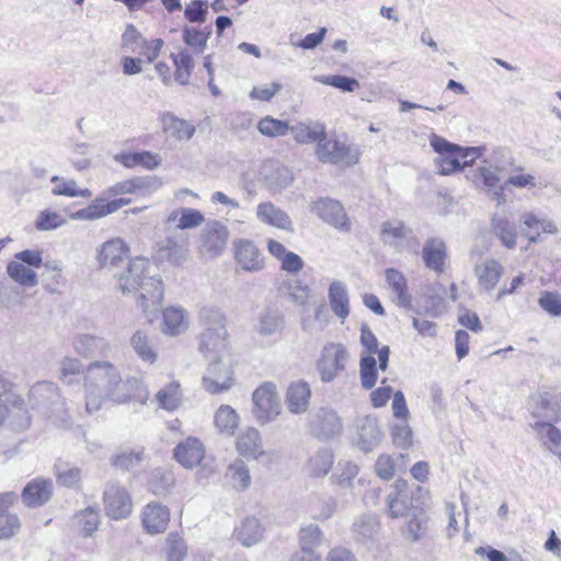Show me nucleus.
<instances>
[{
  "instance_id": "obj_1",
  "label": "nucleus",
  "mask_w": 561,
  "mask_h": 561,
  "mask_svg": "<svg viewBox=\"0 0 561 561\" xmlns=\"http://www.w3.org/2000/svg\"><path fill=\"white\" fill-rule=\"evenodd\" d=\"M84 382L100 387L105 397L116 404H125L133 400L146 405L150 398L148 388L140 379L127 377L123 380L118 368L107 360L91 363L87 367Z\"/></svg>"
},
{
  "instance_id": "obj_2",
  "label": "nucleus",
  "mask_w": 561,
  "mask_h": 561,
  "mask_svg": "<svg viewBox=\"0 0 561 561\" xmlns=\"http://www.w3.org/2000/svg\"><path fill=\"white\" fill-rule=\"evenodd\" d=\"M148 266L149 261L144 257L129 261L127 267L129 276H121L119 289L124 294L138 290L137 305L142 309L146 319L152 322L161 310L164 289L160 278L145 275Z\"/></svg>"
},
{
  "instance_id": "obj_3",
  "label": "nucleus",
  "mask_w": 561,
  "mask_h": 561,
  "mask_svg": "<svg viewBox=\"0 0 561 561\" xmlns=\"http://www.w3.org/2000/svg\"><path fill=\"white\" fill-rule=\"evenodd\" d=\"M430 144L434 151L438 153L435 163L443 175H449L465 168L469 161L467 160L468 156L478 158L481 153L479 147L462 148L436 134L431 136Z\"/></svg>"
},
{
  "instance_id": "obj_4",
  "label": "nucleus",
  "mask_w": 561,
  "mask_h": 561,
  "mask_svg": "<svg viewBox=\"0 0 561 561\" xmlns=\"http://www.w3.org/2000/svg\"><path fill=\"white\" fill-rule=\"evenodd\" d=\"M30 401L37 409L42 410L54 423L67 426L70 415L66 409V402L60 396L58 388L51 381L35 383L30 390Z\"/></svg>"
},
{
  "instance_id": "obj_5",
  "label": "nucleus",
  "mask_w": 561,
  "mask_h": 561,
  "mask_svg": "<svg viewBox=\"0 0 561 561\" xmlns=\"http://www.w3.org/2000/svg\"><path fill=\"white\" fill-rule=\"evenodd\" d=\"M230 231L220 220H208L198 238V253L206 259H215L224 253L228 245Z\"/></svg>"
},
{
  "instance_id": "obj_6",
  "label": "nucleus",
  "mask_w": 561,
  "mask_h": 561,
  "mask_svg": "<svg viewBox=\"0 0 561 561\" xmlns=\"http://www.w3.org/2000/svg\"><path fill=\"white\" fill-rule=\"evenodd\" d=\"M128 251L127 244L119 238L104 242L98 251L96 257L100 266L111 272L119 284L121 276H129L127 273L129 262L126 264Z\"/></svg>"
},
{
  "instance_id": "obj_7",
  "label": "nucleus",
  "mask_w": 561,
  "mask_h": 561,
  "mask_svg": "<svg viewBox=\"0 0 561 561\" xmlns=\"http://www.w3.org/2000/svg\"><path fill=\"white\" fill-rule=\"evenodd\" d=\"M209 364L203 377V386L209 393H220L233 385V369L229 355L208 359Z\"/></svg>"
},
{
  "instance_id": "obj_8",
  "label": "nucleus",
  "mask_w": 561,
  "mask_h": 561,
  "mask_svg": "<svg viewBox=\"0 0 561 561\" xmlns=\"http://www.w3.org/2000/svg\"><path fill=\"white\" fill-rule=\"evenodd\" d=\"M253 414L259 423L266 424L275 420L282 411V404L275 383L265 381L252 394Z\"/></svg>"
},
{
  "instance_id": "obj_9",
  "label": "nucleus",
  "mask_w": 561,
  "mask_h": 561,
  "mask_svg": "<svg viewBox=\"0 0 561 561\" xmlns=\"http://www.w3.org/2000/svg\"><path fill=\"white\" fill-rule=\"evenodd\" d=\"M316 156L322 163L351 167L358 162L359 153L352 146L337 139L328 138L327 135L319 141Z\"/></svg>"
},
{
  "instance_id": "obj_10",
  "label": "nucleus",
  "mask_w": 561,
  "mask_h": 561,
  "mask_svg": "<svg viewBox=\"0 0 561 561\" xmlns=\"http://www.w3.org/2000/svg\"><path fill=\"white\" fill-rule=\"evenodd\" d=\"M427 491L417 485L413 491L396 490L388 494L387 504L389 516L392 518L402 517L409 512L423 511L426 504Z\"/></svg>"
},
{
  "instance_id": "obj_11",
  "label": "nucleus",
  "mask_w": 561,
  "mask_h": 561,
  "mask_svg": "<svg viewBox=\"0 0 561 561\" xmlns=\"http://www.w3.org/2000/svg\"><path fill=\"white\" fill-rule=\"evenodd\" d=\"M103 503L106 515L113 519L126 518L133 511V501L128 491L117 481L106 483Z\"/></svg>"
},
{
  "instance_id": "obj_12",
  "label": "nucleus",
  "mask_w": 561,
  "mask_h": 561,
  "mask_svg": "<svg viewBox=\"0 0 561 561\" xmlns=\"http://www.w3.org/2000/svg\"><path fill=\"white\" fill-rule=\"evenodd\" d=\"M347 359V352L340 343H328L317 362V369L321 380L324 382L332 381L344 369Z\"/></svg>"
},
{
  "instance_id": "obj_13",
  "label": "nucleus",
  "mask_w": 561,
  "mask_h": 561,
  "mask_svg": "<svg viewBox=\"0 0 561 561\" xmlns=\"http://www.w3.org/2000/svg\"><path fill=\"white\" fill-rule=\"evenodd\" d=\"M381 241L397 251L414 250L417 245L413 230L400 220L385 221L380 228Z\"/></svg>"
},
{
  "instance_id": "obj_14",
  "label": "nucleus",
  "mask_w": 561,
  "mask_h": 561,
  "mask_svg": "<svg viewBox=\"0 0 561 561\" xmlns=\"http://www.w3.org/2000/svg\"><path fill=\"white\" fill-rule=\"evenodd\" d=\"M234 260L247 272H259L264 267L263 256L257 247L248 239L233 241Z\"/></svg>"
},
{
  "instance_id": "obj_15",
  "label": "nucleus",
  "mask_w": 561,
  "mask_h": 561,
  "mask_svg": "<svg viewBox=\"0 0 561 561\" xmlns=\"http://www.w3.org/2000/svg\"><path fill=\"white\" fill-rule=\"evenodd\" d=\"M312 211L329 225L343 231L350 230L348 218L337 201L329 197L320 198L313 204Z\"/></svg>"
},
{
  "instance_id": "obj_16",
  "label": "nucleus",
  "mask_w": 561,
  "mask_h": 561,
  "mask_svg": "<svg viewBox=\"0 0 561 561\" xmlns=\"http://www.w3.org/2000/svg\"><path fill=\"white\" fill-rule=\"evenodd\" d=\"M311 431L319 439H330L340 435L342 423L334 411L322 408L311 420Z\"/></svg>"
},
{
  "instance_id": "obj_17",
  "label": "nucleus",
  "mask_w": 561,
  "mask_h": 561,
  "mask_svg": "<svg viewBox=\"0 0 561 561\" xmlns=\"http://www.w3.org/2000/svg\"><path fill=\"white\" fill-rule=\"evenodd\" d=\"M141 520L148 534L157 535L164 533L170 522L169 508L161 503L151 502L144 507Z\"/></svg>"
},
{
  "instance_id": "obj_18",
  "label": "nucleus",
  "mask_w": 561,
  "mask_h": 561,
  "mask_svg": "<svg viewBox=\"0 0 561 561\" xmlns=\"http://www.w3.org/2000/svg\"><path fill=\"white\" fill-rule=\"evenodd\" d=\"M380 529L379 519L374 514L360 515L355 518L352 525L353 538L366 546L379 540Z\"/></svg>"
},
{
  "instance_id": "obj_19",
  "label": "nucleus",
  "mask_w": 561,
  "mask_h": 561,
  "mask_svg": "<svg viewBox=\"0 0 561 561\" xmlns=\"http://www.w3.org/2000/svg\"><path fill=\"white\" fill-rule=\"evenodd\" d=\"M174 458L185 468L192 469L205 457V447L196 437H187L173 450Z\"/></svg>"
},
{
  "instance_id": "obj_20",
  "label": "nucleus",
  "mask_w": 561,
  "mask_h": 561,
  "mask_svg": "<svg viewBox=\"0 0 561 561\" xmlns=\"http://www.w3.org/2000/svg\"><path fill=\"white\" fill-rule=\"evenodd\" d=\"M199 351L207 359L229 355L227 329H219V332L203 331L199 336Z\"/></svg>"
},
{
  "instance_id": "obj_21",
  "label": "nucleus",
  "mask_w": 561,
  "mask_h": 561,
  "mask_svg": "<svg viewBox=\"0 0 561 561\" xmlns=\"http://www.w3.org/2000/svg\"><path fill=\"white\" fill-rule=\"evenodd\" d=\"M53 494V482L49 479L37 478L28 482L22 492L23 503L28 507L44 505Z\"/></svg>"
},
{
  "instance_id": "obj_22",
  "label": "nucleus",
  "mask_w": 561,
  "mask_h": 561,
  "mask_svg": "<svg viewBox=\"0 0 561 561\" xmlns=\"http://www.w3.org/2000/svg\"><path fill=\"white\" fill-rule=\"evenodd\" d=\"M311 397L309 383L302 380L291 382L285 394L286 407L293 414H302L308 410Z\"/></svg>"
},
{
  "instance_id": "obj_23",
  "label": "nucleus",
  "mask_w": 561,
  "mask_h": 561,
  "mask_svg": "<svg viewBox=\"0 0 561 561\" xmlns=\"http://www.w3.org/2000/svg\"><path fill=\"white\" fill-rule=\"evenodd\" d=\"M385 276L396 305L402 308H411L412 296L409 293L407 278L403 273L390 267L385 271Z\"/></svg>"
},
{
  "instance_id": "obj_24",
  "label": "nucleus",
  "mask_w": 561,
  "mask_h": 561,
  "mask_svg": "<svg viewBox=\"0 0 561 561\" xmlns=\"http://www.w3.org/2000/svg\"><path fill=\"white\" fill-rule=\"evenodd\" d=\"M446 256V244L443 239L433 237L425 241L422 257L427 268L442 273L444 271Z\"/></svg>"
},
{
  "instance_id": "obj_25",
  "label": "nucleus",
  "mask_w": 561,
  "mask_h": 561,
  "mask_svg": "<svg viewBox=\"0 0 561 561\" xmlns=\"http://www.w3.org/2000/svg\"><path fill=\"white\" fill-rule=\"evenodd\" d=\"M75 351L84 357L106 355L110 351L108 342L99 335L79 334L72 342Z\"/></svg>"
},
{
  "instance_id": "obj_26",
  "label": "nucleus",
  "mask_w": 561,
  "mask_h": 561,
  "mask_svg": "<svg viewBox=\"0 0 561 561\" xmlns=\"http://www.w3.org/2000/svg\"><path fill=\"white\" fill-rule=\"evenodd\" d=\"M256 217L266 225L286 231H293V222L289 216L271 202H264L257 205Z\"/></svg>"
},
{
  "instance_id": "obj_27",
  "label": "nucleus",
  "mask_w": 561,
  "mask_h": 561,
  "mask_svg": "<svg viewBox=\"0 0 561 561\" xmlns=\"http://www.w3.org/2000/svg\"><path fill=\"white\" fill-rule=\"evenodd\" d=\"M358 445L364 451L373 450L381 440V431L376 417L365 416L358 421Z\"/></svg>"
},
{
  "instance_id": "obj_28",
  "label": "nucleus",
  "mask_w": 561,
  "mask_h": 561,
  "mask_svg": "<svg viewBox=\"0 0 561 561\" xmlns=\"http://www.w3.org/2000/svg\"><path fill=\"white\" fill-rule=\"evenodd\" d=\"M504 268L496 260H486L476 265L474 273L478 278V284L486 291H491L497 285Z\"/></svg>"
},
{
  "instance_id": "obj_29",
  "label": "nucleus",
  "mask_w": 561,
  "mask_h": 561,
  "mask_svg": "<svg viewBox=\"0 0 561 561\" xmlns=\"http://www.w3.org/2000/svg\"><path fill=\"white\" fill-rule=\"evenodd\" d=\"M265 528L260 519L254 516L245 517L239 527L236 528L234 535L237 540L244 547L256 545L263 539Z\"/></svg>"
},
{
  "instance_id": "obj_30",
  "label": "nucleus",
  "mask_w": 561,
  "mask_h": 561,
  "mask_svg": "<svg viewBox=\"0 0 561 561\" xmlns=\"http://www.w3.org/2000/svg\"><path fill=\"white\" fill-rule=\"evenodd\" d=\"M328 297L332 312L344 321L351 311L346 286L339 280L332 282L329 287Z\"/></svg>"
},
{
  "instance_id": "obj_31",
  "label": "nucleus",
  "mask_w": 561,
  "mask_h": 561,
  "mask_svg": "<svg viewBox=\"0 0 561 561\" xmlns=\"http://www.w3.org/2000/svg\"><path fill=\"white\" fill-rule=\"evenodd\" d=\"M279 291L291 302L305 306L310 297L311 289L301 279L290 276L282 282Z\"/></svg>"
},
{
  "instance_id": "obj_32",
  "label": "nucleus",
  "mask_w": 561,
  "mask_h": 561,
  "mask_svg": "<svg viewBox=\"0 0 561 561\" xmlns=\"http://www.w3.org/2000/svg\"><path fill=\"white\" fill-rule=\"evenodd\" d=\"M163 325L162 332L169 335H179L184 332L188 322L186 320V312L182 307H169L162 312Z\"/></svg>"
},
{
  "instance_id": "obj_33",
  "label": "nucleus",
  "mask_w": 561,
  "mask_h": 561,
  "mask_svg": "<svg viewBox=\"0 0 561 561\" xmlns=\"http://www.w3.org/2000/svg\"><path fill=\"white\" fill-rule=\"evenodd\" d=\"M161 123L163 130L179 140L191 139L196 130L194 125L176 117L172 113H164L161 117Z\"/></svg>"
},
{
  "instance_id": "obj_34",
  "label": "nucleus",
  "mask_w": 561,
  "mask_h": 561,
  "mask_svg": "<svg viewBox=\"0 0 561 561\" xmlns=\"http://www.w3.org/2000/svg\"><path fill=\"white\" fill-rule=\"evenodd\" d=\"M237 449L244 457L259 458L263 454L259 431L247 428L237 439Z\"/></svg>"
},
{
  "instance_id": "obj_35",
  "label": "nucleus",
  "mask_w": 561,
  "mask_h": 561,
  "mask_svg": "<svg viewBox=\"0 0 561 561\" xmlns=\"http://www.w3.org/2000/svg\"><path fill=\"white\" fill-rule=\"evenodd\" d=\"M214 424L220 434L232 436L239 426V415L232 407L222 404L215 413Z\"/></svg>"
},
{
  "instance_id": "obj_36",
  "label": "nucleus",
  "mask_w": 561,
  "mask_h": 561,
  "mask_svg": "<svg viewBox=\"0 0 561 561\" xmlns=\"http://www.w3.org/2000/svg\"><path fill=\"white\" fill-rule=\"evenodd\" d=\"M294 139L300 144H312L323 139L325 136V126L321 123L305 124L299 123L289 128Z\"/></svg>"
},
{
  "instance_id": "obj_37",
  "label": "nucleus",
  "mask_w": 561,
  "mask_h": 561,
  "mask_svg": "<svg viewBox=\"0 0 561 561\" xmlns=\"http://www.w3.org/2000/svg\"><path fill=\"white\" fill-rule=\"evenodd\" d=\"M298 541L300 550L306 553H318L316 549L323 543L324 534L318 525L308 524L299 529Z\"/></svg>"
},
{
  "instance_id": "obj_38",
  "label": "nucleus",
  "mask_w": 561,
  "mask_h": 561,
  "mask_svg": "<svg viewBox=\"0 0 561 561\" xmlns=\"http://www.w3.org/2000/svg\"><path fill=\"white\" fill-rule=\"evenodd\" d=\"M115 159L126 168L141 165L146 169L152 170L159 167L161 163L160 157L157 153H152L150 151L121 153L116 156Z\"/></svg>"
},
{
  "instance_id": "obj_39",
  "label": "nucleus",
  "mask_w": 561,
  "mask_h": 561,
  "mask_svg": "<svg viewBox=\"0 0 561 561\" xmlns=\"http://www.w3.org/2000/svg\"><path fill=\"white\" fill-rule=\"evenodd\" d=\"M284 316L278 309H265L257 319L256 331L259 334L270 336L282 329Z\"/></svg>"
},
{
  "instance_id": "obj_40",
  "label": "nucleus",
  "mask_w": 561,
  "mask_h": 561,
  "mask_svg": "<svg viewBox=\"0 0 561 561\" xmlns=\"http://www.w3.org/2000/svg\"><path fill=\"white\" fill-rule=\"evenodd\" d=\"M154 401L158 404V408L174 411L182 404V393L180 389V383L178 381H172L162 389H160Z\"/></svg>"
},
{
  "instance_id": "obj_41",
  "label": "nucleus",
  "mask_w": 561,
  "mask_h": 561,
  "mask_svg": "<svg viewBox=\"0 0 561 561\" xmlns=\"http://www.w3.org/2000/svg\"><path fill=\"white\" fill-rule=\"evenodd\" d=\"M333 454L329 449H321L310 457L307 472L314 478H322L329 473L333 466Z\"/></svg>"
},
{
  "instance_id": "obj_42",
  "label": "nucleus",
  "mask_w": 561,
  "mask_h": 561,
  "mask_svg": "<svg viewBox=\"0 0 561 561\" xmlns=\"http://www.w3.org/2000/svg\"><path fill=\"white\" fill-rule=\"evenodd\" d=\"M228 483L236 490H245L251 483L249 468L243 460H234L226 471Z\"/></svg>"
},
{
  "instance_id": "obj_43",
  "label": "nucleus",
  "mask_w": 561,
  "mask_h": 561,
  "mask_svg": "<svg viewBox=\"0 0 561 561\" xmlns=\"http://www.w3.org/2000/svg\"><path fill=\"white\" fill-rule=\"evenodd\" d=\"M111 214L112 211L106 197H98L85 208L72 213L70 217L75 220H95Z\"/></svg>"
},
{
  "instance_id": "obj_44",
  "label": "nucleus",
  "mask_w": 561,
  "mask_h": 561,
  "mask_svg": "<svg viewBox=\"0 0 561 561\" xmlns=\"http://www.w3.org/2000/svg\"><path fill=\"white\" fill-rule=\"evenodd\" d=\"M78 533L82 537H91L98 530L100 524L99 512L92 507L80 511L75 516Z\"/></svg>"
},
{
  "instance_id": "obj_45",
  "label": "nucleus",
  "mask_w": 561,
  "mask_h": 561,
  "mask_svg": "<svg viewBox=\"0 0 561 561\" xmlns=\"http://www.w3.org/2000/svg\"><path fill=\"white\" fill-rule=\"evenodd\" d=\"M130 344L141 360L153 364L157 360V353L153 350L151 340L142 330H137L130 337Z\"/></svg>"
},
{
  "instance_id": "obj_46",
  "label": "nucleus",
  "mask_w": 561,
  "mask_h": 561,
  "mask_svg": "<svg viewBox=\"0 0 561 561\" xmlns=\"http://www.w3.org/2000/svg\"><path fill=\"white\" fill-rule=\"evenodd\" d=\"M538 435L545 439V445L557 456L561 457V431L549 422H537L534 425Z\"/></svg>"
},
{
  "instance_id": "obj_47",
  "label": "nucleus",
  "mask_w": 561,
  "mask_h": 561,
  "mask_svg": "<svg viewBox=\"0 0 561 561\" xmlns=\"http://www.w3.org/2000/svg\"><path fill=\"white\" fill-rule=\"evenodd\" d=\"M50 182L55 184L51 190V194L55 196L64 195L68 197H91L92 193L89 188H78L75 180H67L57 175L50 179Z\"/></svg>"
},
{
  "instance_id": "obj_48",
  "label": "nucleus",
  "mask_w": 561,
  "mask_h": 561,
  "mask_svg": "<svg viewBox=\"0 0 561 561\" xmlns=\"http://www.w3.org/2000/svg\"><path fill=\"white\" fill-rule=\"evenodd\" d=\"M492 228L494 234L501 240L502 244L507 249L516 247V227L513 222L504 217H494L492 219Z\"/></svg>"
},
{
  "instance_id": "obj_49",
  "label": "nucleus",
  "mask_w": 561,
  "mask_h": 561,
  "mask_svg": "<svg viewBox=\"0 0 561 561\" xmlns=\"http://www.w3.org/2000/svg\"><path fill=\"white\" fill-rule=\"evenodd\" d=\"M198 320L203 331L219 332V329H226V317L215 307H203L199 310Z\"/></svg>"
},
{
  "instance_id": "obj_50",
  "label": "nucleus",
  "mask_w": 561,
  "mask_h": 561,
  "mask_svg": "<svg viewBox=\"0 0 561 561\" xmlns=\"http://www.w3.org/2000/svg\"><path fill=\"white\" fill-rule=\"evenodd\" d=\"M172 59L175 66V80L180 84H186L195 67L192 55L187 49H182L178 54H173Z\"/></svg>"
},
{
  "instance_id": "obj_51",
  "label": "nucleus",
  "mask_w": 561,
  "mask_h": 561,
  "mask_svg": "<svg viewBox=\"0 0 561 561\" xmlns=\"http://www.w3.org/2000/svg\"><path fill=\"white\" fill-rule=\"evenodd\" d=\"M211 34L210 27H205L204 30H197L195 27L185 26L183 28L182 38L183 42L192 47L195 53L202 54L207 45V41Z\"/></svg>"
},
{
  "instance_id": "obj_52",
  "label": "nucleus",
  "mask_w": 561,
  "mask_h": 561,
  "mask_svg": "<svg viewBox=\"0 0 561 561\" xmlns=\"http://www.w3.org/2000/svg\"><path fill=\"white\" fill-rule=\"evenodd\" d=\"M7 273L13 280L19 283L20 285L28 287L37 285L36 273L18 261H11L8 264Z\"/></svg>"
},
{
  "instance_id": "obj_53",
  "label": "nucleus",
  "mask_w": 561,
  "mask_h": 561,
  "mask_svg": "<svg viewBox=\"0 0 561 561\" xmlns=\"http://www.w3.org/2000/svg\"><path fill=\"white\" fill-rule=\"evenodd\" d=\"M165 551L168 561H183L187 552V547L179 534L171 533L167 539Z\"/></svg>"
},
{
  "instance_id": "obj_54",
  "label": "nucleus",
  "mask_w": 561,
  "mask_h": 561,
  "mask_svg": "<svg viewBox=\"0 0 561 561\" xmlns=\"http://www.w3.org/2000/svg\"><path fill=\"white\" fill-rule=\"evenodd\" d=\"M257 129L265 136L278 137L286 135L289 126L287 122L266 116L259 122Z\"/></svg>"
},
{
  "instance_id": "obj_55",
  "label": "nucleus",
  "mask_w": 561,
  "mask_h": 561,
  "mask_svg": "<svg viewBox=\"0 0 561 561\" xmlns=\"http://www.w3.org/2000/svg\"><path fill=\"white\" fill-rule=\"evenodd\" d=\"M428 528V517L423 511L414 512L412 518L408 523V535L412 541H417L423 538Z\"/></svg>"
},
{
  "instance_id": "obj_56",
  "label": "nucleus",
  "mask_w": 561,
  "mask_h": 561,
  "mask_svg": "<svg viewBox=\"0 0 561 561\" xmlns=\"http://www.w3.org/2000/svg\"><path fill=\"white\" fill-rule=\"evenodd\" d=\"M66 219L56 211L43 210L38 214L35 228L39 231L54 230L66 225Z\"/></svg>"
},
{
  "instance_id": "obj_57",
  "label": "nucleus",
  "mask_w": 561,
  "mask_h": 561,
  "mask_svg": "<svg viewBox=\"0 0 561 561\" xmlns=\"http://www.w3.org/2000/svg\"><path fill=\"white\" fill-rule=\"evenodd\" d=\"M133 186V194L148 195L162 186V182L154 175L136 176L130 179Z\"/></svg>"
},
{
  "instance_id": "obj_58",
  "label": "nucleus",
  "mask_w": 561,
  "mask_h": 561,
  "mask_svg": "<svg viewBox=\"0 0 561 561\" xmlns=\"http://www.w3.org/2000/svg\"><path fill=\"white\" fill-rule=\"evenodd\" d=\"M319 82L339 89L343 92H353L359 88V82L355 78L334 75L322 76L318 79Z\"/></svg>"
},
{
  "instance_id": "obj_59",
  "label": "nucleus",
  "mask_w": 561,
  "mask_h": 561,
  "mask_svg": "<svg viewBox=\"0 0 561 561\" xmlns=\"http://www.w3.org/2000/svg\"><path fill=\"white\" fill-rule=\"evenodd\" d=\"M376 359L368 355L360 359V380L365 389H371L377 381Z\"/></svg>"
},
{
  "instance_id": "obj_60",
  "label": "nucleus",
  "mask_w": 561,
  "mask_h": 561,
  "mask_svg": "<svg viewBox=\"0 0 561 561\" xmlns=\"http://www.w3.org/2000/svg\"><path fill=\"white\" fill-rule=\"evenodd\" d=\"M82 364L79 359L72 357H65L60 362V379L66 385H71L76 381V377L81 374Z\"/></svg>"
},
{
  "instance_id": "obj_61",
  "label": "nucleus",
  "mask_w": 561,
  "mask_h": 561,
  "mask_svg": "<svg viewBox=\"0 0 561 561\" xmlns=\"http://www.w3.org/2000/svg\"><path fill=\"white\" fill-rule=\"evenodd\" d=\"M336 508V501L332 497L317 499L311 503V513L314 519H329Z\"/></svg>"
},
{
  "instance_id": "obj_62",
  "label": "nucleus",
  "mask_w": 561,
  "mask_h": 561,
  "mask_svg": "<svg viewBox=\"0 0 561 561\" xmlns=\"http://www.w3.org/2000/svg\"><path fill=\"white\" fill-rule=\"evenodd\" d=\"M85 391V411L88 414H93L102 408L104 402V391L100 387H93L84 383Z\"/></svg>"
},
{
  "instance_id": "obj_63",
  "label": "nucleus",
  "mask_w": 561,
  "mask_h": 561,
  "mask_svg": "<svg viewBox=\"0 0 561 561\" xmlns=\"http://www.w3.org/2000/svg\"><path fill=\"white\" fill-rule=\"evenodd\" d=\"M142 461V451H123L112 458L111 463L119 469L129 470Z\"/></svg>"
},
{
  "instance_id": "obj_64",
  "label": "nucleus",
  "mask_w": 561,
  "mask_h": 561,
  "mask_svg": "<svg viewBox=\"0 0 561 561\" xmlns=\"http://www.w3.org/2000/svg\"><path fill=\"white\" fill-rule=\"evenodd\" d=\"M523 225L529 229L542 231L543 233L554 234L558 231L552 221L545 218H539L531 213H526L523 215Z\"/></svg>"
}]
</instances>
